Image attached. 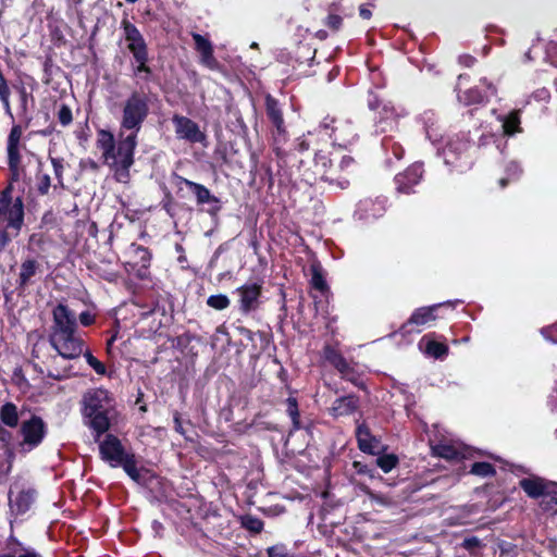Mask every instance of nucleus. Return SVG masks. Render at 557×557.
<instances>
[{
    "label": "nucleus",
    "mask_w": 557,
    "mask_h": 557,
    "mask_svg": "<svg viewBox=\"0 0 557 557\" xmlns=\"http://www.w3.org/2000/svg\"><path fill=\"white\" fill-rule=\"evenodd\" d=\"M149 102L148 95L137 90L121 102L116 144L110 131L100 129L97 134V147L102 153L103 161L114 171V177L120 183L125 184L129 180L137 135L149 115Z\"/></svg>",
    "instance_id": "1"
},
{
    "label": "nucleus",
    "mask_w": 557,
    "mask_h": 557,
    "mask_svg": "<svg viewBox=\"0 0 557 557\" xmlns=\"http://www.w3.org/2000/svg\"><path fill=\"white\" fill-rule=\"evenodd\" d=\"M83 416L98 442L116 417L115 404L109 392L102 388L87 392L83 398Z\"/></svg>",
    "instance_id": "2"
},
{
    "label": "nucleus",
    "mask_w": 557,
    "mask_h": 557,
    "mask_svg": "<svg viewBox=\"0 0 557 557\" xmlns=\"http://www.w3.org/2000/svg\"><path fill=\"white\" fill-rule=\"evenodd\" d=\"M24 222V205L21 198L12 199L11 188L0 193V249L20 234Z\"/></svg>",
    "instance_id": "3"
},
{
    "label": "nucleus",
    "mask_w": 557,
    "mask_h": 557,
    "mask_svg": "<svg viewBox=\"0 0 557 557\" xmlns=\"http://www.w3.org/2000/svg\"><path fill=\"white\" fill-rule=\"evenodd\" d=\"M319 131L322 136L325 135L332 139L331 147L335 145L344 148L352 144L357 137L356 129L349 120L325 116L319 124Z\"/></svg>",
    "instance_id": "4"
},
{
    "label": "nucleus",
    "mask_w": 557,
    "mask_h": 557,
    "mask_svg": "<svg viewBox=\"0 0 557 557\" xmlns=\"http://www.w3.org/2000/svg\"><path fill=\"white\" fill-rule=\"evenodd\" d=\"M50 344L60 357L76 359L84 352V339L78 331L63 334H50Z\"/></svg>",
    "instance_id": "5"
},
{
    "label": "nucleus",
    "mask_w": 557,
    "mask_h": 557,
    "mask_svg": "<svg viewBox=\"0 0 557 557\" xmlns=\"http://www.w3.org/2000/svg\"><path fill=\"white\" fill-rule=\"evenodd\" d=\"M172 122L178 139L189 144L206 145L207 135L195 121L184 115L174 114Z\"/></svg>",
    "instance_id": "6"
},
{
    "label": "nucleus",
    "mask_w": 557,
    "mask_h": 557,
    "mask_svg": "<svg viewBox=\"0 0 557 557\" xmlns=\"http://www.w3.org/2000/svg\"><path fill=\"white\" fill-rule=\"evenodd\" d=\"M334 153L332 151H326L323 149H317L314 152V175L317 178L322 181H327L330 183L336 182L337 186L341 189H345L349 185V181L347 178L334 177L330 175V171L333 164Z\"/></svg>",
    "instance_id": "7"
},
{
    "label": "nucleus",
    "mask_w": 557,
    "mask_h": 557,
    "mask_svg": "<svg viewBox=\"0 0 557 557\" xmlns=\"http://www.w3.org/2000/svg\"><path fill=\"white\" fill-rule=\"evenodd\" d=\"M521 488L531 498L549 497V503L557 506V484L541 478H527L520 481Z\"/></svg>",
    "instance_id": "8"
},
{
    "label": "nucleus",
    "mask_w": 557,
    "mask_h": 557,
    "mask_svg": "<svg viewBox=\"0 0 557 557\" xmlns=\"http://www.w3.org/2000/svg\"><path fill=\"white\" fill-rule=\"evenodd\" d=\"M121 27L123 29L126 47L132 53L133 59L148 55V47L139 29L127 18L122 20Z\"/></svg>",
    "instance_id": "9"
},
{
    "label": "nucleus",
    "mask_w": 557,
    "mask_h": 557,
    "mask_svg": "<svg viewBox=\"0 0 557 557\" xmlns=\"http://www.w3.org/2000/svg\"><path fill=\"white\" fill-rule=\"evenodd\" d=\"M52 326L50 334H63L77 331L76 313L66 305L59 304L52 310Z\"/></svg>",
    "instance_id": "10"
},
{
    "label": "nucleus",
    "mask_w": 557,
    "mask_h": 557,
    "mask_svg": "<svg viewBox=\"0 0 557 557\" xmlns=\"http://www.w3.org/2000/svg\"><path fill=\"white\" fill-rule=\"evenodd\" d=\"M23 436V446L27 449L37 447L46 436L47 426L40 417L33 416L29 420L24 421L21 426Z\"/></svg>",
    "instance_id": "11"
},
{
    "label": "nucleus",
    "mask_w": 557,
    "mask_h": 557,
    "mask_svg": "<svg viewBox=\"0 0 557 557\" xmlns=\"http://www.w3.org/2000/svg\"><path fill=\"white\" fill-rule=\"evenodd\" d=\"M98 442L101 459L108 462L111 467H120V463L128 455L121 441L116 436L108 434L103 441L100 442L99 440Z\"/></svg>",
    "instance_id": "12"
},
{
    "label": "nucleus",
    "mask_w": 557,
    "mask_h": 557,
    "mask_svg": "<svg viewBox=\"0 0 557 557\" xmlns=\"http://www.w3.org/2000/svg\"><path fill=\"white\" fill-rule=\"evenodd\" d=\"M470 141L467 133H457L448 136L441 154L446 164H454L469 148Z\"/></svg>",
    "instance_id": "13"
},
{
    "label": "nucleus",
    "mask_w": 557,
    "mask_h": 557,
    "mask_svg": "<svg viewBox=\"0 0 557 557\" xmlns=\"http://www.w3.org/2000/svg\"><path fill=\"white\" fill-rule=\"evenodd\" d=\"M261 288L259 283H248L236 289L239 296V309L243 313H249L258 308Z\"/></svg>",
    "instance_id": "14"
},
{
    "label": "nucleus",
    "mask_w": 557,
    "mask_h": 557,
    "mask_svg": "<svg viewBox=\"0 0 557 557\" xmlns=\"http://www.w3.org/2000/svg\"><path fill=\"white\" fill-rule=\"evenodd\" d=\"M12 487L9 492V505L11 511L15 515L25 513L33 505L36 492L33 488L18 490Z\"/></svg>",
    "instance_id": "15"
},
{
    "label": "nucleus",
    "mask_w": 557,
    "mask_h": 557,
    "mask_svg": "<svg viewBox=\"0 0 557 557\" xmlns=\"http://www.w3.org/2000/svg\"><path fill=\"white\" fill-rule=\"evenodd\" d=\"M423 168L422 164L414 163L409 166L404 173H399L395 177L396 188L399 193L409 194L412 187L422 178Z\"/></svg>",
    "instance_id": "16"
},
{
    "label": "nucleus",
    "mask_w": 557,
    "mask_h": 557,
    "mask_svg": "<svg viewBox=\"0 0 557 557\" xmlns=\"http://www.w3.org/2000/svg\"><path fill=\"white\" fill-rule=\"evenodd\" d=\"M386 198L379 197L376 199H363L358 203L356 214L359 219L369 220L381 216L386 207Z\"/></svg>",
    "instance_id": "17"
},
{
    "label": "nucleus",
    "mask_w": 557,
    "mask_h": 557,
    "mask_svg": "<svg viewBox=\"0 0 557 557\" xmlns=\"http://www.w3.org/2000/svg\"><path fill=\"white\" fill-rule=\"evenodd\" d=\"M22 137V128L18 125H15L11 128V132L8 137V159H9V168L10 170L16 174L20 162H21V156H20V140Z\"/></svg>",
    "instance_id": "18"
},
{
    "label": "nucleus",
    "mask_w": 557,
    "mask_h": 557,
    "mask_svg": "<svg viewBox=\"0 0 557 557\" xmlns=\"http://www.w3.org/2000/svg\"><path fill=\"white\" fill-rule=\"evenodd\" d=\"M193 39L195 41L196 50L200 54L201 63L210 70H218L220 64L213 55L212 44L200 34H193Z\"/></svg>",
    "instance_id": "19"
},
{
    "label": "nucleus",
    "mask_w": 557,
    "mask_h": 557,
    "mask_svg": "<svg viewBox=\"0 0 557 557\" xmlns=\"http://www.w3.org/2000/svg\"><path fill=\"white\" fill-rule=\"evenodd\" d=\"M39 273V263L34 259L22 262L20 267L17 286L24 290L27 286L35 283V277Z\"/></svg>",
    "instance_id": "20"
},
{
    "label": "nucleus",
    "mask_w": 557,
    "mask_h": 557,
    "mask_svg": "<svg viewBox=\"0 0 557 557\" xmlns=\"http://www.w3.org/2000/svg\"><path fill=\"white\" fill-rule=\"evenodd\" d=\"M265 111L269 120L276 128L277 135H284L285 124L283 113L277 100L274 99L271 95H267L265 97Z\"/></svg>",
    "instance_id": "21"
},
{
    "label": "nucleus",
    "mask_w": 557,
    "mask_h": 557,
    "mask_svg": "<svg viewBox=\"0 0 557 557\" xmlns=\"http://www.w3.org/2000/svg\"><path fill=\"white\" fill-rule=\"evenodd\" d=\"M324 358L341 372L344 379L354 381L350 376L349 363L335 348L326 346L324 348Z\"/></svg>",
    "instance_id": "22"
},
{
    "label": "nucleus",
    "mask_w": 557,
    "mask_h": 557,
    "mask_svg": "<svg viewBox=\"0 0 557 557\" xmlns=\"http://www.w3.org/2000/svg\"><path fill=\"white\" fill-rule=\"evenodd\" d=\"M441 307V305H433L430 307H422L417 309L408 320V322L404 325V329L408 327L409 325H418L423 326L429 324L430 322H433L436 320L435 310Z\"/></svg>",
    "instance_id": "23"
},
{
    "label": "nucleus",
    "mask_w": 557,
    "mask_h": 557,
    "mask_svg": "<svg viewBox=\"0 0 557 557\" xmlns=\"http://www.w3.org/2000/svg\"><path fill=\"white\" fill-rule=\"evenodd\" d=\"M356 437L358 447L361 451L367 454H374V449L377 447V440L371 434L369 428L366 424H360L356 430Z\"/></svg>",
    "instance_id": "24"
},
{
    "label": "nucleus",
    "mask_w": 557,
    "mask_h": 557,
    "mask_svg": "<svg viewBox=\"0 0 557 557\" xmlns=\"http://www.w3.org/2000/svg\"><path fill=\"white\" fill-rule=\"evenodd\" d=\"M432 335L433 334L424 335L419 342V347L429 356L442 358L447 355L448 347L443 343L434 341Z\"/></svg>",
    "instance_id": "25"
},
{
    "label": "nucleus",
    "mask_w": 557,
    "mask_h": 557,
    "mask_svg": "<svg viewBox=\"0 0 557 557\" xmlns=\"http://www.w3.org/2000/svg\"><path fill=\"white\" fill-rule=\"evenodd\" d=\"M358 398L354 395L337 398L331 408L333 416H348L355 412L358 408Z\"/></svg>",
    "instance_id": "26"
},
{
    "label": "nucleus",
    "mask_w": 557,
    "mask_h": 557,
    "mask_svg": "<svg viewBox=\"0 0 557 557\" xmlns=\"http://www.w3.org/2000/svg\"><path fill=\"white\" fill-rule=\"evenodd\" d=\"M432 449L436 456L448 460L466 457V453L463 451V447L461 445L440 443L434 445Z\"/></svg>",
    "instance_id": "27"
},
{
    "label": "nucleus",
    "mask_w": 557,
    "mask_h": 557,
    "mask_svg": "<svg viewBox=\"0 0 557 557\" xmlns=\"http://www.w3.org/2000/svg\"><path fill=\"white\" fill-rule=\"evenodd\" d=\"M380 114H382V116L376 122L377 131L383 133L387 129H392L396 124V117L398 115L395 108L391 104H384Z\"/></svg>",
    "instance_id": "28"
},
{
    "label": "nucleus",
    "mask_w": 557,
    "mask_h": 557,
    "mask_svg": "<svg viewBox=\"0 0 557 557\" xmlns=\"http://www.w3.org/2000/svg\"><path fill=\"white\" fill-rule=\"evenodd\" d=\"M185 185L195 194L199 205L219 202V199L211 195L210 190L206 186L188 180H185Z\"/></svg>",
    "instance_id": "29"
},
{
    "label": "nucleus",
    "mask_w": 557,
    "mask_h": 557,
    "mask_svg": "<svg viewBox=\"0 0 557 557\" xmlns=\"http://www.w3.org/2000/svg\"><path fill=\"white\" fill-rule=\"evenodd\" d=\"M149 57L133 59L132 69L134 76L141 82H149L152 75L151 69L147 65Z\"/></svg>",
    "instance_id": "30"
},
{
    "label": "nucleus",
    "mask_w": 557,
    "mask_h": 557,
    "mask_svg": "<svg viewBox=\"0 0 557 557\" xmlns=\"http://www.w3.org/2000/svg\"><path fill=\"white\" fill-rule=\"evenodd\" d=\"M322 133H320L319 127L313 131H309L307 134H304L301 137L296 139L295 149L299 152H305L309 150L311 146L318 145Z\"/></svg>",
    "instance_id": "31"
},
{
    "label": "nucleus",
    "mask_w": 557,
    "mask_h": 557,
    "mask_svg": "<svg viewBox=\"0 0 557 557\" xmlns=\"http://www.w3.org/2000/svg\"><path fill=\"white\" fill-rule=\"evenodd\" d=\"M0 420L10 428L18 424L17 407L12 403H5L0 409Z\"/></svg>",
    "instance_id": "32"
},
{
    "label": "nucleus",
    "mask_w": 557,
    "mask_h": 557,
    "mask_svg": "<svg viewBox=\"0 0 557 557\" xmlns=\"http://www.w3.org/2000/svg\"><path fill=\"white\" fill-rule=\"evenodd\" d=\"M503 123V131L505 135L511 136L516 133H519L520 129V116L518 111L511 112L509 115L505 117H500Z\"/></svg>",
    "instance_id": "33"
},
{
    "label": "nucleus",
    "mask_w": 557,
    "mask_h": 557,
    "mask_svg": "<svg viewBox=\"0 0 557 557\" xmlns=\"http://www.w3.org/2000/svg\"><path fill=\"white\" fill-rule=\"evenodd\" d=\"M486 95H483L476 87L458 94V100L465 106L481 103Z\"/></svg>",
    "instance_id": "34"
},
{
    "label": "nucleus",
    "mask_w": 557,
    "mask_h": 557,
    "mask_svg": "<svg viewBox=\"0 0 557 557\" xmlns=\"http://www.w3.org/2000/svg\"><path fill=\"white\" fill-rule=\"evenodd\" d=\"M123 467L124 471L131 476L135 482H139L140 473L136 465V459L133 454H128L123 461L120 463Z\"/></svg>",
    "instance_id": "35"
},
{
    "label": "nucleus",
    "mask_w": 557,
    "mask_h": 557,
    "mask_svg": "<svg viewBox=\"0 0 557 557\" xmlns=\"http://www.w3.org/2000/svg\"><path fill=\"white\" fill-rule=\"evenodd\" d=\"M311 285L322 294L329 292V286L319 265L311 267Z\"/></svg>",
    "instance_id": "36"
},
{
    "label": "nucleus",
    "mask_w": 557,
    "mask_h": 557,
    "mask_svg": "<svg viewBox=\"0 0 557 557\" xmlns=\"http://www.w3.org/2000/svg\"><path fill=\"white\" fill-rule=\"evenodd\" d=\"M398 463V458L393 454H387L377 457L376 465L385 472L388 473Z\"/></svg>",
    "instance_id": "37"
},
{
    "label": "nucleus",
    "mask_w": 557,
    "mask_h": 557,
    "mask_svg": "<svg viewBox=\"0 0 557 557\" xmlns=\"http://www.w3.org/2000/svg\"><path fill=\"white\" fill-rule=\"evenodd\" d=\"M287 413L292 419L294 429L298 430L300 428L299 410L297 399L294 397L287 398Z\"/></svg>",
    "instance_id": "38"
},
{
    "label": "nucleus",
    "mask_w": 557,
    "mask_h": 557,
    "mask_svg": "<svg viewBox=\"0 0 557 557\" xmlns=\"http://www.w3.org/2000/svg\"><path fill=\"white\" fill-rule=\"evenodd\" d=\"M242 524L245 529L253 532V533H260L263 529V522L257 517L253 516H245L242 519Z\"/></svg>",
    "instance_id": "39"
},
{
    "label": "nucleus",
    "mask_w": 557,
    "mask_h": 557,
    "mask_svg": "<svg viewBox=\"0 0 557 557\" xmlns=\"http://www.w3.org/2000/svg\"><path fill=\"white\" fill-rule=\"evenodd\" d=\"M10 88L8 86L7 79L0 72V100L4 106V109L7 113L11 114V107H10Z\"/></svg>",
    "instance_id": "40"
},
{
    "label": "nucleus",
    "mask_w": 557,
    "mask_h": 557,
    "mask_svg": "<svg viewBox=\"0 0 557 557\" xmlns=\"http://www.w3.org/2000/svg\"><path fill=\"white\" fill-rule=\"evenodd\" d=\"M207 304L209 307L216 309V310H223L226 309L230 306V299L225 295H212L207 299Z\"/></svg>",
    "instance_id": "41"
},
{
    "label": "nucleus",
    "mask_w": 557,
    "mask_h": 557,
    "mask_svg": "<svg viewBox=\"0 0 557 557\" xmlns=\"http://www.w3.org/2000/svg\"><path fill=\"white\" fill-rule=\"evenodd\" d=\"M470 473L480 476H490L494 473V468L488 462H474L470 469Z\"/></svg>",
    "instance_id": "42"
},
{
    "label": "nucleus",
    "mask_w": 557,
    "mask_h": 557,
    "mask_svg": "<svg viewBox=\"0 0 557 557\" xmlns=\"http://www.w3.org/2000/svg\"><path fill=\"white\" fill-rule=\"evenodd\" d=\"M506 172H507V176L499 180L500 187H505L509 180L517 178L521 173V169L518 163L510 162L507 166Z\"/></svg>",
    "instance_id": "43"
},
{
    "label": "nucleus",
    "mask_w": 557,
    "mask_h": 557,
    "mask_svg": "<svg viewBox=\"0 0 557 557\" xmlns=\"http://www.w3.org/2000/svg\"><path fill=\"white\" fill-rule=\"evenodd\" d=\"M84 357L87 361V363L95 370L97 374L103 375L106 373V367L104 364L99 361L97 358H95L91 352L84 350Z\"/></svg>",
    "instance_id": "44"
},
{
    "label": "nucleus",
    "mask_w": 557,
    "mask_h": 557,
    "mask_svg": "<svg viewBox=\"0 0 557 557\" xmlns=\"http://www.w3.org/2000/svg\"><path fill=\"white\" fill-rule=\"evenodd\" d=\"M51 163L53 166L54 175L58 181V184L53 185L55 189L58 185L63 187V160L58 158H51Z\"/></svg>",
    "instance_id": "45"
},
{
    "label": "nucleus",
    "mask_w": 557,
    "mask_h": 557,
    "mask_svg": "<svg viewBox=\"0 0 557 557\" xmlns=\"http://www.w3.org/2000/svg\"><path fill=\"white\" fill-rule=\"evenodd\" d=\"M37 190L40 195H47L51 187V178L48 174H39L37 176Z\"/></svg>",
    "instance_id": "46"
},
{
    "label": "nucleus",
    "mask_w": 557,
    "mask_h": 557,
    "mask_svg": "<svg viewBox=\"0 0 557 557\" xmlns=\"http://www.w3.org/2000/svg\"><path fill=\"white\" fill-rule=\"evenodd\" d=\"M58 120L63 126H67L72 123V120H73L72 111L67 106L62 104L60 107L59 112H58Z\"/></svg>",
    "instance_id": "47"
},
{
    "label": "nucleus",
    "mask_w": 557,
    "mask_h": 557,
    "mask_svg": "<svg viewBox=\"0 0 557 557\" xmlns=\"http://www.w3.org/2000/svg\"><path fill=\"white\" fill-rule=\"evenodd\" d=\"M337 168L341 172L350 174L355 169V160L349 156H343Z\"/></svg>",
    "instance_id": "48"
},
{
    "label": "nucleus",
    "mask_w": 557,
    "mask_h": 557,
    "mask_svg": "<svg viewBox=\"0 0 557 557\" xmlns=\"http://www.w3.org/2000/svg\"><path fill=\"white\" fill-rule=\"evenodd\" d=\"M268 555L269 557H287V552L285 546L275 545L268 548Z\"/></svg>",
    "instance_id": "49"
},
{
    "label": "nucleus",
    "mask_w": 557,
    "mask_h": 557,
    "mask_svg": "<svg viewBox=\"0 0 557 557\" xmlns=\"http://www.w3.org/2000/svg\"><path fill=\"white\" fill-rule=\"evenodd\" d=\"M342 17L339 15H336V14H331L327 16V20H326V25L334 29V30H337L339 29L341 25H342Z\"/></svg>",
    "instance_id": "50"
},
{
    "label": "nucleus",
    "mask_w": 557,
    "mask_h": 557,
    "mask_svg": "<svg viewBox=\"0 0 557 557\" xmlns=\"http://www.w3.org/2000/svg\"><path fill=\"white\" fill-rule=\"evenodd\" d=\"M542 334L553 343L557 344V323L550 327H546L542 330Z\"/></svg>",
    "instance_id": "51"
},
{
    "label": "nucleus",
    "mask_w": 557,
    "mask_h": 557,
    "mask_svg": "<svg viewBox=\"0 0 557 557\" xmlns=\"http://www.w3.org/2000/svg\"><path fill=\"white\" fill-rule=\"evenodd\" d=\"M79 322L84 326H89L95 322V315L89 311H83L79 314Z\"/></svg>",
    "instance_id": "52"
},
{
    "label": "nucleus",
    "mask_w": 557,
    "mask_h": 557,
    "mask_svg": "<svg viewBox=\"0 0 557 557\" xmlns=\"http://www.w3.org/2000/svg\"><path fill=\"white\" fill-rule=\"evenodd\" d=\"M459 62L461 64H463L465 66L470 67V66H472L474 64L475 59L473 57H471V55H461L459 58Z\"/></svg>",
    "instance_id": "53"
},
{
    "label": "nucleus",
    "mask_w": 557,
    "mask_h": 557,
    "mask_svg": "<svg viewBox=\"0 0 557 557\" xmlns=\"http://www.w3.org/2000/svg\"><path fill=\"white\" fill-rule=\"evenodd\" d=\"M359 14L364 20H369L372 16L371 10L364 5H361L359 8Z\"/></svg>",
    "instance_id": "54"
},
{
    "label": "nucleus",
    "mask_w": 557,
    "mask_h": 557,
    "mask_svg": "<svg viewBox=\"0 0 557 557\" xmlns=\"http://www.w3.org/2000/svg\"><path fill=\"white\" fill-rule=\"evenodd\" d=\"M47 374H48V376H51L57 380H61V379L67 376V373L65 370L62 372L61 371L52 372V371L48 370Z\"/></svg>",
    "instance_id": "55"
},
{
    "label": "nucleus",
    "mask_w": 557,
    "mask_h": 557,
    "mask_svg": "<svg viewBox=\"0 0 557 557\" xmlns=\"http://www.w3.org/2000/svg\"><path fill=\"white\" fill-rule=\"evenodd\" d=\"M0 557H41V556L35 552H26L25 554H22L18 556H15L12 554H4V555H1Z\"/></svg>",
    "instance_id": "56"
},
{
    "label": "nucleus",
    "mask_w": 557,
    "mask_h": 557,
    "mask_svg": "<svg viewBox=\"0 0 557 557\" xmlns=\"http://www.w3.org/2000/svg\"><path fill=\"white\" fill-rule=\"evenodd\" d=\"M391 148L393 149V153L397 159L403 157L404 150L399 145L393 143Z\"/></svg>",
    "instance_id": "57"
},
{
    "label": "nucleus",
    "mask_w": 557,
    "mask_h": 557,
    "mask_svg": "<svg viewBox=\"0 0 557 557\" xmlns=\"http://www.w3.org/2000/svg\"><path fill=\"white\" fill-rule=\"evenodd\" d=\"M174 422H175V430L180 433L183 434V428H182V424H181V421H180V418L178 417H175L174 418Z\"/></svg>",
    "instance_id": "58"
},
{
    "label": "nucleus",
    "mask_w": 557,
    "mask_h": 557,
    "mask_svg": "<svg viewBox=\"0 0 557 557\" xmlns=\"http://www.w3.org/2000/svg\"><path fill=\"white\" fill-rule=\"evenodd\" d=\"M483 83L486 84L487 89L490 90V95H494L496 92L495 88L492 84H487L486 79H483Z\"/></svg>",
    "instance_id": "59"
},
{
    "label": "nucleus",
    "mask_w": 557,
    "mask_h": 557,
    "mask_svg": "<svg viewBox=\"0 0 557 557\" xmlns=\"http://www.w3.org/2000/svg\"><path fill=\"white\" fill-rule=\"evenodd\" d=\"M350 376L354 379V381H351L352 383H355L357 386H361V384H359L357 382V379H356V375H355V371L354 369L350 367Z\"/></svg>",
    "instance_id": "60"
},
{
    "label": "nucleus",
    "mask_w": 557,
    "mask_h": 557,
    "mask_svg": "<svg viewBox=\"0 0 557 557\" xmlns=\"http://www.w3.org/2000/svg\"><path fill=\"white\" fill-rule=\"evenodd\" d=\"M146 272H147V265L144 264V270H140L139 273H138V276L140 278H144L146 276Z\"/></svg>",
    "instance_id": "61"
},
{
    "label": "nucleus",
    "mask_w": 557,
    "mask_h": 557,
    "mask_svg": "<svg viewBox=\"0 0 557 557\" xmlns=\"http://www.w3.org/2000/svg\"><path fill=\"white\" fill-rule=\"evenodd\" d=\"M141 251L145 255V257H143V260L146 261V262H149L150 256H149L148 251L146 249H141Z\"/></svg>",
    "instance_id": "62"
},
{
    "label": "nucleus",
    "mask_w": 557,
    "mask_h": 557,
    "mask_svg": "<svg viewBox=\"0 0 557 557\" xmlns=\"http://www.w3.org/2000/svg\"><path fill=\"white\" fill-rule=\"evenodd\" d=\"M369 107H370L372 110H375V109H377V108H379V106L376 104V102H375V103H374V102H370V103H369Z\"/></svg>",
    "instance_id": "63"
},
{
    "label": "nucleus",
    "mask_w": 557,
    "mask_h": 557,
    "mask_svg": "<svg viewBox=\"0 0 557 557\" xmlns=\"http://www.w3.org/2000/svg\"><path fill=\"white\" fill-rule=\"evenodd\" d=\"M388 145H389V141H384V143H383V146H384L385 148H387V149L389 148V146H388Z\"/></svg>",
    "instance_id": "64"
}]
</instances>
